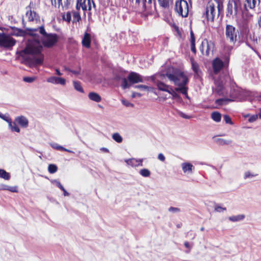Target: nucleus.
I'll use <instances>...</instances> for the list:
<instances>
[{
  "label": "nucleus",
  "mask_w": 261,
  "mask_h": 261,
  "mask_svg": "<svg viewBox=\"0 0 261 261\" xmlns=\"http://www.w3.org/2000/svg\"><path fill=\"white\" fill-rule=\"evenodd\" d=\"M17 36H22L27 38L28 43L25 48L20 52V56L30 64L35 65L42 63L44 56L41 53L42 45L49 47L57 41L56 34H12Z\"/></svg>",
  "instance_id": "1"
},
{
  "label": "nucleus",
  "mask_w": 261,
  "mask_h": 261,
  "mask_svg": "<svg viewBox=\"0 0 261 261\" xmlns=\"http://www.w3.org/2000/svg\"><path fill=\"white\" fill-rule=\"evenodd\" d=\"M166 76L170 81L173 82L175 85L177 86L175 88L176 92L182 93L188 98V87L187 85L189 82V79L184 72L177 71L173 73H167Z\"/></svg>",
  "instance_id": "2"
},
{
  "label": "nucleus",
  "mask_w": 261,
  "mask_h": 261,
  "mask_svg": "<svg viewBox=\"0 0 261 261\" xmlns=\"http://www.w3.org/2000/svg\"><path fill=\"white\" fill-rule=\"evenodd\" d=\"M121 87L123 89L129 88L131 85L139 83H143V76L137 72L132 71L128 75L127 78H123Z\"/></svg>",
  "instance_id": "3"
},
{
  "label": "nucleus",
  "mask_w": 261,
  "mask_h": 261,
  "mask_svg": "<svg viewBox=\"0 0 261 261\" xmlns=\"http://www.w3.org/2000/svg\"><path fill=\"white\" fill-rule=\"evenodd\" d=\"M175 10L179 15L182 17H187L189 11V6L187 1H177L175 5Z\"/></svg>",
  "instance_id": "4"
},
{
  "label": "nucleus",
  "mask_w": 261,
  "mask_h": 261,
  "mask_svg": "<svg viewBox=\"0 0 261 261\" xmlns=\"http://www.w3.org/2000/svg\"><path fill=\"white\" fill-rule=\"evenodd\" d=\"M16 43L15 40L7 35V34H0V46L5 48H10Z\"/></svg>",
  "instance_id": "5"
},
{
  "label": "nucleus",
  "mask_w": 261,
  "mask_h": 261,
  "mask_svg": "<svg viewBox=\"0 0 261 261\" xmlns=\"http://www.w3.org/2000/svg\"><path fill=\"white\" fill-rule=\"evenodd\" d=\"M92 4L93 7H95V4L92 0H77L76 9L77 10L82 8L83 11H90L92 9Z\"/></svg>",
  "instance_id": "6"
},
{
  "label": "nucleus",
  "mask_w": 261,
  "mask_h": 261,
  "mask_svg": "<svg viewBox=\"0 0 261 261\" xmlns=\"http://www.w3.org/2000/svg\"><path fill=\"white\" fill-rule=\"evenodd\" d=\"M205 14L207 20L213 21L216 17H217V12L214 4H210L206 7Z\"/></svg>",
  "instance_id": "7"
},
{
  "label": "nucleus",
  "mask_w": 261,
  "mask_h": 261,
  "mask_svg": "<svg viewBox=\"0 0 261 261\" xmlns=\"http://www.w3.org/2000/svg\"><path fill=\"white\" fill-rule=\"evenodd\" d=\"M46 81L48 83L55 84V85H61L64 86L66 84V80L63 77H56L52 76L47 79Z\"/></svg>",
  "instance_id": "8"
},
{
  "label": "nucleus",
  "mask_w": 261,
  "mask_h": 261,
  "mask_svg": "<svg viewBox=\"0 0 261 261\" xmlns=\"http://www.w3.org/2000/svg\"><path fill=\"white\" fill-rule=\"evenodd\" d=\"M28 10L26 13V16L28 17L29 21L39 20V15L34 11L31 10V8L29 6L26 8Z\"/></svg>",
  "instance_id": "9"
},
{
  "label": "nucleus",
  "mask_w": 261,
  "mask_h": 261,
  "mask_svg": "<svg viewBox=\"0 0 261 261\" xmlns=\"http://www.w3.org/2000/svg\"><path fill=\"white\" fill-rule=\"evenodd\" d=\"M181 167L183 172L187 175L192 174L194 170V166L189 162H184L181 164Z\"/></svg>",
  "instance_id": "10"
},
{
  "label": "nucleus",
  "mask_w": 261,
  "mask_h": 261,
  "mask_svg": "<svg viewBox=\"0 0 261 261\" xmlns=\"http://www.w3.org/2000/svg\"><path fill=\"white\" fill-rule=\"evenodd\" d=\"M223 62L218 58H216L213 61V68L215 73L219 72L223 67Z\"/></svg>",
  "instance_id": "11"
},
{
  "label": "nucleus",
  "mask_w": 261,
  "mask_h": 261,
  "mask_svg": "<svg viewBox=\"0 0 261 261\" xmlns=\"http://www.w3.org/2000/svg\"><path fill=\"white\" fill-rule=\"evenodd\" d=\"M124 161L127 165L130 166L132 167H135L143 166V159H136L135 158H132L129 159H125Z\"/></svg>",
  "instance_id": "12"
},
{
  "label": "nucleus",
  "mask_w": 261,
  "mask_h": 261,
  "mask_svg": "<svg viewBox=\"0 0 261 261\" xmlns=\"http://www.w3.org/2000/svg\"><path fill=\"white\" fill-rule=\"evenodd\" d=\"M91 34H84L82 40V45L87 48H89L91 46Z\"/></svg>",
  "instance_id": "13"
},
{
  "label": "nucleus",
  "mask_w": 261,
  "mask_h": 261,
  "mask_svg": "<svg viewBox=\"0 0 261 261\" xmlns=\"http://www.w3.org/2000/svg\"><path fill=\"white\" fill-rule=\"evenodd\" d=\"M204 44H206V49L205 51V55L206 56H208L210 54V52L213 53L214 48V44L212 41H208L207 39L204 40L202 42V45H203Z\"/></svg>",
  "instance_id": "14"
},
{
  "label": "nucleus",
  "mask_w": 261,
  "mask_h": 261,
  "mask_svg": "<svg viewBox=\"0 0 261 261\" xmlns=\"http://www.w3.org/2000/svg\"><path fill=\"white\" fill-rule=\"evenodd\" d=\"M15 121L17 122L22 127H27L28 126V120L25 117L23 116L17 117L15 119Z\"/></svg>",
  "instance_id": "15"
},
{
  "label": "nucleus",
  "mask_w": 261,
  "mask_h": 261,
  "mask_svg": "<svg viewBox=\"0 0 261 261\" xmlns=\"http://www.w3.org/2000/svg\"><path fill=\"white\" fill-rule=\"evenodd\" d=\"M216 88L214 91L217 93L218 95H221L223 94V90L224 89V85L222 82L220 81L217 80L215 82Z\"/></svg>",
  "instance_id": "16"
},
{
  "label": "nucleus",
  "mask_w": 261,
  "mask_h": 261,
  "mask_svg": "<svg viewBox=\"0 0 261 261\" xmlns=\"http://www.w3.org/2000/svg\"><path fill=\"white\" fill-rule=\"evenodd\" d=\"M234 3V0H229L227 4V12L226 16L227 17H233L234 15V10H233V5Z\"/></svg>",
  "instance_id": "17"
},
{
  "label": "nucleus",
  "mask_w": 261,
  "mask_h": 261,
  "mask_svg": "<svg viewBox=\"0 0 261 261\" xmlns=\"http://www.w3.org/2000/svg\"><path fill=\"white\" fill-rule=\"evenodd\" d=\"M156 86L159 90L167 92L168 93L170 92L169 91L171 88V86L166 85L161 81H158L156 82Z\"/></svg>",
  "instance_id": "18"
},
{
  "label": "nucleus",
  "mask_w": 261,
  "mask_h": 261,
  "mask_svg": "<svg viewBox=\"0 0 261 261\" xmlns=\"http://www.w3.org/2000/svg\"><path fill=\"white\" fill-rule=\"evenodd\" d=\"M214 141L219 145H228L232 143V141L230 140H225L222 138H217L214 137L213 138Z\"/></svg>",
  "instance_id": "19"
},
{
  "label": "nucleus",
  "mask_w": 261,
  "mask_h": 261,
  "mask_svg": "<svg viewBox=\"0 0 261 261\" xmlns=\"http://www.w3.org/2000/svg\"><path fill=\"white\" fill-rule=\"evenodd\" d=\"M88 97L90 100L96 102H99L101 100V96L94 92H90L88 94Z\"/></svg>",
  "instance_id": "20"
},
{
  "label": "nucleus",
  "mask_w": 261,
  "mask_h": 261,
  "mask_svg": "<svg viewBox=\"0 0 261 261\" xmlns=\"http://www.w3.org/2000/svg\"><path fill=\"white\" fill-rule=\"evenodd\" d=\"M161 7L164 9H168L173 4V0H158Z\"/></svg>",
  "instance_id": "21"
},
{
  "label": "nucleus",
  "mask_w": 261,
  "mask_h": 261,
  "mask_svg": "<svg viewBox=\"0 0 261 261\" xmlns=\"http://www.w3.org/2000/svg\"><path fill=\"white\" fill-rule=\"evenodd\" d=\"M53 184H55L58 187H59L60 190H61L63 192L64 196H68L69 194L67 191L65 189L63 186L61 185L60 182L57 179H54L51 181Z\"/></svg>",
  "instance_id": "22"
},
{
  "label": "nucleus",
  "mask_w": 261,
  "mask_h": 261,
  "mask_svg": "<svg viewBox=\"0 0 261 261\" xmlns=\"http://www.w3.org/2000/svg\"><path fill=\"white\" fill-rule=\"evenodd\" d=\"M245 218V215L241 214L230 216L228 219L232 222H238L243 220Z\"/></svg>",
  "instance_id": "23"
},
{
  "label": "nucleus",
  "mask_w": 261,
  "mask_h": 261,
  "mask_svg": "<svg viewBox=\"0 0 261 261\" xmlns=\"http://www.w3.org/2000/svg\"><path fill=\"white\" fill-rule=\"evenodd\" d=\"M135 88L140 89L142 91H147L153 92V88L143 85H136L134 86Z\"/></svg>",
  "instance_id": "24"
},
{
  "label": "nucleus",
  "mask_w": 261,
  "mask_h": 261,
  "mask_svg": "<svg viewBox=\"0 0 261 261\" xmlns=\"http://www.w3.org/2000/svg\"><path fill=\"white\" fill-rule=\"evenodd\" d=\"M234 100L230 98H220L216 100V103L218 105H223L227 103L228 102L233 101Z\"/></svg>",
  "instance_id": "25"
},
{
  "label": "nucleus",
  "mask_w": 261,
  "mask_h": 261,
  "mask_svg": "<svg viewBox=\"0 0 261 261\" xmlns=\"http://www.w3.org/2000/svg\"><path fill=\"white\" fill-rule=\"evenodd\" d=\"M25 29H26V30L30 31L31 32L39 31V33H46L45 32L44 27L42 25L39 26V27H38L37 28H26Z\"/></svg>",
  "instance_id": "26"
},
{
  "label": "nucleus",
  "mask_w": 261,
  "mask_h": 261,
  "mask_svg": "<svg viewBox=\"0 0 261 261\" xmlns=\"http://www.w3.org/2000/svg\"><path fill=\"white\" fill-rule=\"evenodd\" d=\"M211 118L215 122H219L221 121V115L220 113L214 112L211 114Z\"/></svg>",
  "instance_id": "27"
},
{
  "label": "nucleus",
  "mask_w": 261,
  "mask_h": 261,
  "mask_svg": "<svg viewBox=\"0 0 261 261\" xmlns=\"http://www.w3.org/2000/svg\"><path fill=\"white\" fill-rule=\"evenodd\" d=\"M255 0H246L244 6L246 9L247 8L253 9L255 7Z\"/></svg>",
  "instance_id": "28"
},
{
  "label": "nucleus",
  "mask_w": 261,
  "mask_h": 261,
  "mask_svg": "<svg viewBox=\"0 0 261 261\" xmlns=\"http://www.w3.org/2000/svg\"><path fill=\"white\" fill-rule=\"evenodd\" d=\"M9 127L12 132L17 133L20 132V129L15 122H12V120L10 121V124L8 123Z\"/></svg>",
  "instance_id": "29"
},
{
  "label": "nucleus",
  "mask_w": 261,
  "mask_h": 261,
  "mask_svg": "<svg viewBox=\"0 0 261 261\" xmlns=\"http://www.w3.org/2000/svg\"><path fill=\"white\" fill-rule=\"evenodd\" d=\"M215 2L216 3L217 5V17L219 16L220 14L222 13L223 11V3L219 0H215Z\"/></svg>",
  "instance_id": "30"
},
{
  "label": "nucleus",
  "mask_w": 261,
  "mask_h": 261,
  "mask_svg": "<svg viewBox=\"0 0 261 261\" xmlns=\"http://www.w3.org/2000/svg\"><path fill=\"white\" fill-rule=\"evenodd\" d=\"M0 178L5 180H9L10 178V175L9 173L6 172L5 170L0 169Z\"/></svg>",
  "instance_id": "31"
},
{
  "label": "nucleus",
  "mask_w": 261,
  "mask_h": 261,
  "mask_svg": "<svg viewBox=\"0 0 261 261\" xmlns=\"http://www.w3.org/2000/svg\"><path fill=\"white\" fill-rule=\"evenodd\" d=\"M73 85L74 88L76 91H77L80 92H81V93L84 92V90H83L82 87L81 86V85L79 82L74 81H73Z\"/></svg>",
  "instance_id": "32"
},
{
  "label": "nucleus",
  "mask_w": 261,
  "mask_h": 261,
  "mask_svg": "<svg viewBox=\"0 0 261 261\" xmlns=\"http://www.w3.org/2000/svg\"><path fill=\"white\" fill-rule=\"evenodd\" d=\"M139 173L141 176L144 177H148L150 176L151 174L150 171L148 169L146 168L141 169Z\"/></svg>",
  "instance_id": "33"
},
{
  "label": "nucleus",
  "mask_w": 261,
  "mask_h": 261,
  "mask_svg": "<svg viewBox=\"0 0 261 261\" xmlns=\"http://www.w3.org/2000/svg\"><path fill=\"white\" fill-rule=\"evenodd\" d=\"M192 68L195 73L198 74L200 69L198 64L193 60H191Z\"/></svg>",
  "instance_id": "34"
},
{
  "label": "nucleus",
  "mask_w": 261,
  "mask_h": 261,
  "mask_svg": "<svg viewBox=\"0 0 261 261\" xmlns=\"http://www.w3.org/2000/svg\"><path fill=\"white\" fill-rule=\"evenodd\" d=\"M241 8V4L239 0H234L233 5L234 15H237L238 12Z\"/></svg>",
  "instance_id": "35"
},
{
  "label": "nucleus",
  "mask_w": 261,
  "mask_h": 261,
  "mask_svg": "<svg viewBox=\"0 0 261 261\" xmlns=\"http://www.w3.org/2000/svg\"><path fill=\"white\" fill-rule=\"evenodd\" d=\"M134 2L136 6H139L141 5L142 7L145 9L146 0H132V3H134Z\"/></svg>",
  "instance_id": "36"
},
{
  "label": "nucleus",
  "mask_w": 261,
  "mask_h": 261,
  "mask_svg": "<svg viewBox=\"0 0 261 261\" xmlns=\"http://www.w3.org/2000/svg\"><path fill=\"white\" fill-rule=\"evenodd\" d=\"M226 39L229 42L234 43L236 41V34H226Z\"/></svg>",
  "instance_id": "37"
},
{
  "label": "nucleus",
  "mask_w": 261,
  "mask_h": 261,
  "mask_svg": "<svg viewBox=\"0 0 261 261\" xmlns=\"http://www.w3.org/2000/svg\"><path fill=\"white\" fill-rule=\"evenodd\" d=\"M112 138L114 140H115L117 143L122 142V140H123L122 137L118 133H114L112 135Z\"/></svg>",
  "instance_id": "38"
},
{
  "label": "nucleus",
  "mask_w": 261,
  "mask_h": 261,
  "mask_svg": "<svg viewBox=\"0 0 261 261\" xmlns=\"http://www.w3.org/2000/svg\"><path fill=\"white\" fill-rule=\"evenodd\" d=\"M257 174L251 172L249 171H246L244 174V178L245 179H251L255 176H256Z\"/></svg>",
  "instance_id": "39"
},
{
  "label": "nucleus",
  "mask_w": 261,
  "mask_h": 261,
  "mask_svg": "<svg viewBox=\"0 0 261 261\" xmlns=\"http://www.w3.org/2000/svg\"><path fill=\"white\" fill-rule=\"evenodd\" d=\"M58 167L55 164H49L48 166V171L51 173H55L57 171Z\"/></svg>",
  "instance_id": "40"
},
{
  "label": "nucleus",
  "mask_w": 261,
  "mask_h": 261,
  "mask_svg": "<svg viewBox=\"0 0 261 261\" xmlns=\"http://www.w3.org/2000/svg\"><path fill=\"white\" fill-rule=\"evenodd\" d=\"M81 20V17L79 12H73V23L76 22Z\"/></svg>",
  "instance_id": "41"
},
{
  "label": "nucleus",
  "mask_w": 261,
  "mask_h": 261,
  "mask_svg": "<svg viewBox=\"0 0 261 261\" xmlns=\"http://www.w3.org/2000/svg\"><path fill=\"white\" fill-rule=\"evenodd\" d=\"M62 18L63 20H65L68 22H70L71 20V14L70 12H67L66 14H62Z\"/></svg>",
  "instance_id": "42"
},
{
  "label": "nucleus",
  "mask_w": 261,
  "mask_h": 261,
  "mask_svg": "<svg viewBox=\"0 0 261 261\" xmlns=\"http://www.w3.org/2000/svg\"><path fill=\"white\" fill-rule=\"evenodd\" d=\"M0 118L4 120V121H6L8 123L10 124V121L11 120V118L9 117V114H3L2 113L0 112Z\"/></svg>",
  "instance_id": "43"
},
{
  "label": "nucleus",
  "mask_w": 261,
  "mask_h": 261,
  "mask_svg": "<svg viewBox=\"0 0 261 261\" xmlns=\"http://www.w3.org/2000/svg\"><path fill=\"white\" fill-rule=\"evenodd\" d=\"M35 80V77L33 76H25L23 78V81L28 83H33Z\"/></svg>",
  "instance_id": "44"
},
{
  "label": "nucleus",
  "mask_w": 261,
  "mask_h": 261,
  "mask_svg": "<svg viewBox=\"0 0 261 261\" xmlns=\"http://www.w3.org/2000/svg\"><path fill=\"white\" fill-rule=\"evenodd\" d=\"M235 28L229 24H227L226 27V32L225 33H234Z\"/></svg>",
  "instance_id": "45"
},
{
  "label": "nucleus",
  "mask_w": 261,
  "mask_h": 261,
  "mask_svg": "<svg viewBox=\"0 0 261 261\" xmlns=\"http://www.w3.org/2000/svg\"><path fill=\"white\" fill-rule=\"evenodd\" d=\"M215 211L217 212L221 213L226 211V208L217 204L215 206Z\"/></svg>",
  "instance_id": "46"
},
{
  "label": "nucleus",
  "mask_w": 261,
  "mask_h": 261,
  "mask_svg": "<svg viewBox=\"0 0 261 261\" xmlns=\"http://www.w3.org/2000/svg\"><path fill=\"white\" fill-rule=\"evenodd\" d=\"M170 92H168L170 94H171L173 98H179V95L176 93L177 92L174 90H173L171 88L169 91Z\"/></svg>",
  "instance_id": "47"
},
{
  "label": "nucleus",
  "mask_w": 261,
  "mask_h": 261,
  "mask_svg": "<svg viewBox=\"0 0 261 261\" xmlns=\"http://www.w3.org/2000/svg\"><path fill=\"white\" fill-rule=\"evenodd\" d=\"M50 146L54 149L57 150H63L64 147L60 146L57 143H51Z\"/></svg>",
  "instance_id": "48"
},
{
  "label": "nucleus",
  "mask_w": 261,
  "mask_h": 261,
  "mask_svg": "<svg viewBox=\"0 0 261 261\" xmlns=\"http://www.w3.org/2000/svg\"><path fill=\"white\" fill-rule=\"evenodd\" d=\"M121 102L124 106L127 107H134V104L124 99H121Z\"/></svg>",
  "instance_id": "49"
},
{
  "label": "nucleus",
  "mask_w": 261,
  "mask_h": 261,
  "mask_svg": "<svg viewBox=\"0 0 261 261\" xmlns=\"http://www.w3.org/2000/svg\"><path fill=\"white\" fill-rule=\"evenodd\" d=\"M224 121L226 122V123H228V124H233L230 117L228 115H225L224 116Z\"/></svg>",
  "instance_id": "50"
},
{
  "label": "nucleus",
  "mask_w": 261,
  "mask_h": 261,
  "mask_svg": "<svg viewBox=\"0 0 261 261\" xmlns=\"http://www.w3.org/2000/svg\"><path fill=\"white\" fill-rule=\"evenodd\" d=\"M168 211L173 213H177L180 212V209L178 207H170Z\"/></svg>",
  "instance_id": "51"
},
{
  "label": "nucleus",
  "mask_w": 261,
  "mask_h": 261,
  "mask_svg": "<svg viewBox=\"0 0 261 261\" xmlns=\"http://www.w3.org/2000/svg\"><path fill=\"white\" fill-rule=\"evenodd\" d=\"M70 2H69L68 0H66V2H65L64 3V4L62 5V8L63 9H65V10H67L69 9V6H70Z\"/></svg>",
  "instance_id": "52"
},
{
  "label": "nucleus",
  "mask_w": 261,
  "mask_h": 261,
  "mask_svg": "<svg viewBox=\"0 0 261 261\" xmlns=\"http://www.w3.org/2000/svg\"><path fill=\"white\" fill-rule=\"evenodd\" d=\"M6 187H8V189H5V190H8L12 192H17V191H18L17 187H10V186H6Z\"/></svg>",
  "instance_id": "53"
},
{
  "label": "nucleus",
  "mask_w": 261,
  "mask_h": 261,
  "mask_svg": "<svg viewBox=\"0 0 261 261\" xmlns=\"http://www.w3.org/2000/svg\"><path fill=\"white\" fill-rule=\"evenodd\" d=\"M258 117V115H252L249 117L248 121L250 122H253L255 121V120H256Z\"/></svg>",
  "instance_id": "54"
},
{
  "label": "nucleus",
  "mask_w": 261,
  "mask_h": 261,
  "mask_svg": "<svg viewBox=\"0 0 261 261\" xmlns=\"http://www.w3.org/2000/svg\"><path fill=\"white\" fill-rule=\"evenodd\" d=\"M249 37L254 42H257V37L255 35V34H249Z\"/></svg>",
  "instance_id": "55"
},
{
  "label": "nucleus",
  "mask_w": 261,
  "mask_h": 261,
  "mask_svg": "<svg viewBox=\"0 0 261 261\" xmlns=\"http://www.w3.org/2000/svg\"><path fill=\"white\" fill-rule=\"evenodd\" d=\"M158 158L160 161H162V162H164L165 160V157L164 155L162 153H160L158 154Z\"/></svg>",
  "instance_id": "56"
},
{
  "label": "nucleus",
  "mask_w": 261,
  "mask_h": 261,
  "mask_svg": "<svg viewBox=\"0 0 261 261\" xmlns=\"http://www.w3.org/2000/svg\"><path fill=\"white\" fill-rule=\"evenodd\" d=\"M179 115L183 118H185V119H190L191 118L190 116H188L187 115H186V114L181 112H179Z\"/></svg>",
  "instance_id": "57"
},
{
  "label": "nucleus",
  "mask_w": 261,
  "mask_h": 261,
  "mask_svg": "<svg viewBox=\"0 0 261 261\" xmlns=\"http://www.w3.org/2000/svg\"><path fill=\"white\" fill-rule=\"evenodd\" d=\"M141 96H142V94L140 93L135 92H132V98H135L136 96L141 97Z\"/></svg>",
  "instance_id": "58"
},
{
  "label": "nucleus",
  "mask_w": 261,
  "mask_h": 261,
  "mask_svg": "<svg viewBox=\"0 0 261 261\" xmlns=\"http://www.w3.org/2000/svg\"><path fill=\"white\" fill-rule=\"evenodd\" d=\"M191 34V44H195V38L194 36V34Z\"/></svg>",
  "instance_id": "59"
},
{
  "label": "nucleus",
  "mask_w": 261,
  "mask_h": 261,
  "mask_svg": "<svg viewBox=\"0 0 261 261\" xmlns=\"http://www.w3.org/2000/svg\"><path fill=\"white\" fill-rule=\"evenodd\" d=\"M191 51L195 54L196 52V48H195V44H191Z\"/></svg>",
  "instance_id": "60"
},
{
  "label": "nucleus",
  "mask_w": 261,
  "mask_h": 261,
  "mask_svg": "<svg viewBox=\"0 0 261 261\" xmlns=\"http://www.w3.org/2000/svg\"><path fill=\"white\" fill-rule=\"evenodd\" d=\"M100 150H102L106 152H108L109 151V149L107 148H105V147H101L100 148Z\"/></svg>",
  "instance_id": "61"
},
{
  "label": "nucleus",
  "mask_w": 261,
  "mask_h": 261,
  "mask_svg": "<svg viewBox=\"0 0 261 261\" xmlns=\"http://www.w3.org/2000/svg\"><path fill=\"white\" fill-rule=\"evenodd\" d=\"M70 72H72V73L74 74H80V71H75V70H70Z\"/></svg>",
  "instance_id": "62"
},
{
  "label": "nucleus",
  "mask_w": 261,
  "mask_h": 261,
  "mask_svg": "<svg viewBox=\"0 0 261 261\" xmlns=\"http://www.w3.org/2000/svg\"><path fill=\"white\" fill-rule=\"evenodd\" d=\"M58 3V8H59L60 6L62 7L63 3H62V0H57Z\"/></svg>",
  "instance_id": "63"
},
{
  "label": "nucleus",
  "mask_w": 261,
  "mask_h": 261,
  "mask_svg": "<svg viewBox=\"0 0 261 261\" xmlns=\"http://www.w3.org/2000/svg\"><path fill=\"white\" fill-rule=\"evenodd\" d=\"M56 74L58 75H61L62 73L60 71V70L58 69H56Z\"/></svg>",
  "instance_id": "64"
}]
</instances>
